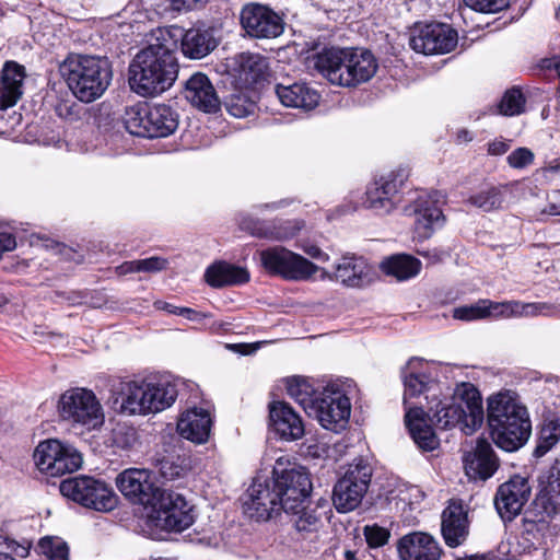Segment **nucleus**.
<instances>
[{
    "instance_id": "a878e982",
    "label": "nucleus",
    "mask_w": 560,
    "mask_h": 560,
    "mask_svg": "<svg viewBox=\"0 0 560 560\" xmlns=\"http://www.w3.org/2000/svg\"><path fill=\"white\" fill-rule=\"evenodd\" d=\"M269 422L282 440L295 441L304 435L302 419L288 402L272 401L269 405Z\"/></svg>"
},
{
    "instance_id": "aec40b11",
    "label": "nucleus",
    "mask_w": 560,
    "mask_h": 560,
    "mask_svg": "<svg viewBox=\"0 0 560 560\" xmlns=\"http://www.w3.org/2000/svg\"><path fill=\"white\" fill-rule=\"evenodd\" d=\"M119 491L132 503L151 506L163 491L153 471L145 468H128L116 478Z\"/></svg>"
},
{
    "instance_id": "c85d7f7f",
    "label": "nucleus",
    "mask_w": 560,
    "mask_h": 560,
    "mask_svg": "<svg viewBox=\"0 0 560 560\" xmlns=\"http://www.w3.org/2000/svg\"><path fill=\"white\" fill-rule=\"evenodd\" d=\"M441 530L445 544L455 548L462 545L469 533L467 512L462 502L452 500L442 513Z\"/></svg>"
},
{
    "instance_id": "ea45409f",
    "label": "nucleus",
    "mask_w": 560,
    "mask_h": 560,
    "mask_svg": "<svg viewBox=\"0 0 560 560\" xmlns=\"http://www.w3.org/2000/svg\"><path fill=\"white\" fill-rule=\"evenodd\" d=\"M287 392L307 413L311 412L316 402V396L314 387L306 378L300 376L289 378Z\"/></svg>"
},
{
    "instance_id": "cd10ccee",
    "label": "nucleus",
    "mask_w": 560,
    "mask_h": 560,
    "mask_svg": "<svg viewBox=\"0 0 560 560\" xmlns=\"http://www.w3.org/2000/svg\"><path fill=\"white\" fill-rule=\"evenodd\" d=\"M212 417L208 409L192 407L184 411L177 422V431L186 440L206 443L211 433Z\"/></svg>"
},
{
    "instance_id": "bf43d9fd",
    "label": "nucleus",
    "mask_w": 560,
    "mask_h": 560,
    "mask_svg": "<svg viewBox=\"0 0 560 560\" xmlns=\"http://www.w3.org/2000/svg\"><path fill=\"white\" fill-rule=\"evenodd\" d=\"M161 474L167 479H175L180 476V468L178 466H172L168 462H162Z\"/></svg>"
},
{
    "instance_id": "a19ab883",
    "label": "nucleus",
    "mask_w": 560,
    "mask_h": 560,
    "mask_svg": "<svg viewBox=\"0 0 560 560\" xmlns=\"http://www.w3.org/2000/svg\"><path fill=\"white\" fill-rule=\"evenodd\" d=\"M319 270L320 268L311 260L293 252L282 278L290 281H308Z\"/></svg>"
},
{
    "instance_id": "1a4fd4ad",
    "label": "nucleus",
    "mask_w": 560,
    "mask_h": 560,
    "mask_svg": "<svg viewBox=\"0 0 560 560\" xmlns=\"http://www.w3.org/2000/svg\"><path fill=\"white\" fill-rule=\"evenodd\" d=\"M60 416L68 421L94 430L104 423L103 407L96 395L86 388L75 387L66 390L59 399Z\"/></svg>"
},
{
    "instance_id": "c03bdc74",
    "label": "nucleus",
    "mask_w": 560,
    "mask_h": 560,
    "mask_svg": "<svg viewBox=\"0 0 560 560\" xmlns=\"http://www.w3.org/2000/svg\"><path fill=\"white\" fill-rule=\"evenodd\" d=\"M37 552L48 560H69V548L60 537L46 536L37 544Z\"/></svg>"
},
{
    "instance_id": "680f3d73",
    "label": "nucleus",
    "mask_w": 560,
    "mask_h": 560,
    "mask_svg": "<svg viewBox=\"0 0 560 560\" xmlns=\"http://www.w3.org/2000/svg\"><path fill=\"white\" fill-rule=\"evenodd\" d=\"M208 0H171L172 5L176 10L192 9L199 4L206 3Z\"/></svg>"
},
{
    "instance_id": "e433bc0d",
    "label": "nucleus",
    "mask_w": 560,
    "mask_h": 560,
    "mask_svg": "<svg viewBox=\"0 0 560 560\" xmlns=\"http://www.w3.org/2000/svg\"><path fill=\"white\" fill-rule=\"evenodd\" d=\"M382 269L385 273L395 277L399 281L416 277L421 269L419 259L410 255H395L382 262Z\"/></svg>"
},
{
    "instance_id": "f257e3e1",
    "label": "nucleus",
    "mask_w": 560,
    "mask_h": 560,
    "mask_svg": "<svg viewBox=\"0 0 560 560\" xmlns=\"http://www.w3.org/2000/svg\"><path fill=\"white\" fill-rule=\"evenodd\" d=\"M405 422L415 443L423 451H433L439 446L431 425L428 424L421 398L432 404L440 387L430 369L421 359L413 358L402 370Z\"/></svg>"
},
{
    "instance_id": "de8ad7c7",
    "label": "nucleus",
    "mask_w": 560,
    "mask_h": 560,
    "mask_svg": "<svg viewBox=\"0 0 560 560\" xmlns=\"http://www.w3.org/2000/svg\"><path fill=\"white\" fill-rule=\"evenodd\" d=\"M336 51H345V49H340V48H329V49H325L323 50L322 52H318L315 57H314V67L328 80V74L332 71L337 72V73H343L345 74V70H346V60L341 61L340 65H334L330 62L327 63V62H324V58L328 57L330 55V52H336Z\"/></svg>"
},
{
    "instance_id": "0eeeda50",
    "label": "nucleus",
    "mask_w": 560,
    "mask_h": 560,
    "mask_svg": "<svg viewBox=\"0 0 560 560\" xmlns=\"http://www.w3.org/2000/svg\"><path fill=\"white\" fill-rule=\"evenodd\" d=\"M122 119L130 135L143 138L168 137L178 127L177 114L165 104H135L126 108Z\"/></svg>"
},
{
    "instance_id": "6ab92c4d",
    "label": "nucleus",
    "mask_w": 560,
    "mask_h": 560,
    "mask_svg": "<svg viewBox=\"0 0 560 560\" xmlns=\"http://www.w3.org/2000/svg\"><path fill=\"white\" fill-rule=\"evenodd\" d=\"M244 513L256 521H268L284 511L273 482L256 477L243 498Z\"/></svg>"
},
{
    "instance_id": "13d9d810",
    "label": "nucleus",
    "mask_w": 560,
    "mask_h": 560,
    "mask_svg": "<svg viewBox=\"0 0 560 560\" xmlns=\"http://www.w3.org/2000/svg\"><path fill=\"white\" fill-rule=\"evenodd\" d=\"M176 315L184 316L187 319L192 320V322H200L203 318L208 317L206 314L200 313V312L195 311L189 307H178Z\"/></svg>"
},
{
    "instance_id": "f3484780",
    "label": "nucleus",
    "mask_w": 560,
    "mask_h": 560,
    "mask_svg": "<svg viewBox=\"0 0 560 560\" xmlns=\"http://www.w3.org/2000/svg\"><path fill=\"white\" fill-rule=\"evenodd\" d=\"M458 42L457 32L444 23L417 24L409 45L419 54L443 55L452 51Z\"/></svg>"
},
{
    "instance_id": "864d4df0",
    "label": "nucleus",
    "mask_w": 560,
    "mask_h": 560,
    "mask_svg": "<svg viewBox=\"0 0 560 560\" xmlns=\"http://www.w3.org/2000/svg\"><path fill=\"white\" fill-rule=\"evenodd\" d=\"M506 161L512 168L522 170L534 162V153L527 148H517L506 158Z\"/></svg>"
},
{
    "instance_id": "393cba45",
    "label": "nucleus",
    "mask_w": 560,
    "mask_h": 560,
    "mask_svg": "<svg viewBox=\"0 0 560 560\" xmlns=\"http://www.w3.org/2000/svg\"><path fill=\"white\" fill-rule=\"evenodd\" d=\"M320 279L336 280L343 285L358 288L369 281L371 268L366 260L355 255H345L335 266L332 273L320 269Z\"/></svg>"
},
{
    "instance_id": "2f4dec72",
    "label": "nucleus",
    "mask_w": 560,
    "mask_h": 560,
    "mask_svg": "<svg viewBox=\"0 0 560 560\" xmlns=\"http://www.w3.org/2000/svg\"><path fill=\"white\" fill-rule=\"evenodd\" d=\"M240 226L256 237L270 241L290 240L302 229V224L299 221L278 220L265 222L252 218H243L240 222Z\"/></svg>"
},
{
    "instance_id": "5701e85b",
    "label": "nucleus",
    "mask_w": 560,
    "mask_h": 560,
    "mask_svg": "<svg viewBox=\"0 0 560 560\" xmlns=\"http://www.w3.org/2000/svg\"><path fill=\"white\" fill-rule=\"evenodd\" d=\"M530 494L528 481L515 476L502 483L497 491L494 505L499 515L505 521H512L517 516Z\"/></svg>"
},
{
    "instance_id": "f704fd0d",
    "label": "nucleus",
    "mask_w": 560,
    "mask_h": 560,
    "mask_svg": "<svg viewBox=\"0 0 560 560\" xmlns=\"http://www.w3.org/2000/svg\"><path fill=\"white\" fill-rule=\"evenodd\" d=\"M205 279L213 288L236 285L246 283L249 280V272L243 267L218 261L207 268Z\"/></svg>"
},
{
    "instance_id": "58836bf2",
    "label": "nucleus",
    "mask_w": 560,
    "mask_h": 560,
    "mask_svg": "<svg viewBox=\"0 0 560 560\" xmlns=\"http://www.w3.org/2000/svg\"><path fill=\"white\" fill-rule=\"evenodd\" d=\"M292 254V250L283 246L269 247L259 252L260 264L270 275L282 278Z\"/></svg>"
},
{
    "instance_id": "dca6fc26",
    "label": "nucleus",
    "mask_w": 560,
    "mask_h": 560,
    "mask_svg": "<svg viewBox=\"0 0 560 560\" xmlns=\"http://www.w3.org/2000/svg\"><path fill=\"white\" fill-rule=\"evenodd\" d=\"M158 38L168 43L173 51L180 43V51L188 59H202L215 49L219 42L212 28L192 27L184 31L179 26L158 30Z\"/></svg>"
},
{
    "instance_id": "bb28decb",
    "label": "nucleus",
    "mask_w": 560,
    "mask_h": 560,
    "mask_svg": "<svg viewBox=\"0 0 560 560\" xmlns=\"http://www.w3.org/2000/svg\"><path fill=\"white\" fill-rule=\"evenodd\" d=\"M398 553L401 560H440L442 550L431 535L415 532L399 539Z\"/></svg>"
},
{
    "instance_id": "a18cd8bd",
    "label": "nucleus",
    "mask_w": 560,
    "mask_h": 560,
    "mask_svg": "<svg viewBox=\"0 0 560 560\" xmlns=\"http://www.w3.org/2000/svg\"><path fill=\"white\" fill-rule=\"evenodd\" d=\"M499 113L504 116H515L524 112L525 97L517 88L508 90L499 103Z\"/></svg>"
},
{
    "instance_id": "6e6552de",
    "label": "nucleus",
    "mask_w": 560,
    "mask_h": 560,
    "mask_svg": "<svg viewBox=\"0 0 560 560\" xmlns=\"http://www.w3.org/2000/svg\"><path fill=\"white\" fill-rule=\"evenodd\" d=\"M273 485L281 497L284 512L300 508L312 491V482L307 470L287 456L277 458L273 466Z\"/></svg>"
},
{
    "instance_id": "423d86ee",
    "label": "nucleus",
    "mask_w": 560,
    "mask_h": 560,
    "mask_svg": "<svg viewBox=\"0 0 560 560\" xmlns=\"http://www.w3.org/2000/svg\"><path fill=\"white\" fill-rule=\"evenodd\" d=\"M59 70L69 90L83 103L100 98L113 77L108 60L95 56L71 55L60 65Z\"/></svg>"
},
{
    "instance_id": "412c9836",
    "label": "nucleus",
    "mask_w": 560,
    "mask_h": 560,
    "mask_svg": "<svg viewBox=\"0 0 560 560\" xmlns=\"http://www.w3.org/2000/svg\"><path fill=\"white\" fill-rule=\"evenodd\" d=\"M241 25L252 37L275 38L283 32L281 16L271 8L259 3H248L241 11Z\"/></svg>"
},
{
    "instance_id": "c9c22d12",
    "label": "nucleus",
    "mask_w": 560,
    "mask_h": 560,
    "mask_svg": "<svg viewBox=\"0 0 560 560\" xmlns=\"http://www.w3.org/2000/svg\"><path fill=\"white\" fill-rule=\"evenodd\" d=\"M415 213V232L421 240L431 237L436 229L443 226L445 221L442 210L430 201L419 200Z\"/></svg>"
},
{
    "instance_id": "20e7f679",
    "label": "nucleus",
    "mask_w": 560,
    "mask_h": 560,
    "mask_svg": "<svg viewBox=\"0 0 560 560\" xmlns=\"http://www.w3.org/2000/svg\"><path fill=\"white\" fill-rule=\"evenodd\" d=\"M178 390L168 380H141L120 382L113 389L114 404L121 413L149 415L170 408Z\"/></svg>"
},
{
    "instance_id": "9d476101",
    "label": "nucleus",
    "mask_w": 560,
    "mask_h": 560,
    "mask_svg": "<svg viewBox=\"0 0 560 560\" xmlns=\"http://www.w3.org/2000/svg\"><path fill=\"white\" fill-rule=\"evenodd\" d=\"M63 497L85 508L109 512L117 505L118 498L104 481L89 476L68 478L60 483Z\"/></svg>"
},
{
    "instance_id": "b1692460",
    "label": "nucleus",
    "mask_w": 560,
    "mask_h": 560,
    "mask_svg": "<svg viewBox=\"0 0 560 560\" xmlns=\"http://www.w3.org/2000/svg\"><path fill=\"white\" fill-rule=\"evenodd\" d=\"M184 96L194 107L203 113H217L221 108V101L212 82L202 72L194 73L186 81Z\"/></svg>"
},
{
    "instance_id": "052dcab7",
    "label": "nucleus",
    "mask_w": 560,
    "mask_h": 560,
    "mask_svg": "<svg viewBox=\"0 0 560 560\" xmlns=\"http://www.w3.org/2000/svg\"><path fill=\"white\" fill-rule=\"evenodd\" d=\"M30 547V544H19L16 541H11L8 545V548L20 558H26L28 556Z\"/></svg>"
},
{
    "instance_id": "ddd939ff",
    "label": "nucleus",
    "mask_w": 560,
    "mask_h": 560,
    "mask_svg": "<svg viewBox=\"0 0 560 560\" xmlns=\"http://www.w3.org/2000/svg\"><path fill=\"white\" fill-rule=\"evenodd\" d=\"M323 60L330 65H340L342 60H346L345 74L335 71L328 74V81L340 86L349 88L366 82L377 70L376 59L365 49L345 48V51L330 52Z\"/></svg>"
},
{
    "instance_id": "f8f14e48",
    "label": "nucleus",
    "mask_w": 560,
    "mask_h": 560,
    "mask_svg": "<svg viewBox=\"0 0 560 560\" xmlns=\"http://www.w3.org/2000/svg\"><path fill=\"white\" fill-rule=\"evenodd\" d=\"M371 477L372 467L366 460L358 458L349 464L334 487L332 502L336 510L347 513L358 508L368 491Z\"/></svg>"
},
{
    "instance_id": "4c0bfd02",
    "label": "nucleus",
    "mask_w": 560,
    "mask_h": 560,
    "mask_svg": "<svg viewBox=\"0 0 560 560\" xmlns=\"http://www.w3.org/2000/svg\"><path fill=\"white\" fill-rule=\"evenodd\" d=\"M292 514L293 526L302 538L313 536L316 538L318 530L324 526L322 516L317 513V510L310 506L296 508L295 511L287 512Z\"/></svg>"
},
{
    "instance_id": "9b49d317",
    "label": "nucleus",
    "mask_w": 560,
    "mask_h": 560,
    "mask_svg": "<svg viewBox=\"0 0 560 560\" xmlns=\"http://www.w3.org/2000/svg\"><path fill=\"white\" fill-rule=\"evenodd\" d=\"M34 463L40 474L60 477L81 468L83 458L72 445L56 439L42 441L35 448Z\"/></svg>"
},
{
    "instance_id": "603ef678",
    "label": "nucleus",
    "mask_w": 560,
    "mask_h": 560,
    "mask_svg": "<svg viewBox=\"0 0 560 560\" xmlns=\"http://www.w3.org/2000/svg\"><path fill=\"white\" fill-rule=\"evenodd\" d=\"M470 9L481 13H495L508 8L510 0H463Z\"/></svg>"
},
{
    "instance_id": "72a5a7b5",
    "label": "nucleus",
    "mask_w": 560,
    "mask_h": 560,
    "mask_svg": "<svg viewBox=\"0 0 560 560\" xmlns=\"http://www.w3.org/2000/svg\"><path fill=\"white\" fill-rule=\"evenodd\" d=\"M24 67L7 61L1 72L0 80V109H5L18 103L23 94Z\"/></svg>"
},
{
    "instance_id": "6e6d98bb",
    "label": "nucleus",
    "mask_w": 560,
    "mask_h": 560,
    "mask_svg": "<svg viewBox=\"0 0 560 560\" xmlns=\"http://www.w3.org/2000/svg\"><path fill=\"white\" fill-rule=\"evenodd\" d=\"M510 149V141L495 139L488 144V152L491 155H502Z\"/></svg>"
},
{
    "instance_id": "a211bd4d",
    "label": "nucleus",
    "mask_w": 560,
    "mask_h": 560,
    "mask_svg": "<svg viewBox=\"0 0 560 560\" xmlns=\"http://www.w3.org/2000/svg\"><path fill=\"white\" fill-rule=\"evenodd\" d=\"M407 174L405 171L390 172L371 183L365 191L364 207L377 214H388L401 201L399 196Z\"/></svg>"
},
{
    "instance_id": "2eb2a0df",
    "label": "nucleus",
    "mask_w": 560,
    "mask_h": 560,
    "mask_svg": "<svg viewBox=\"0 0 560 560\" xmlns=\"http://www.w3.org/2000/svg\"><path fill=\"white\" fill-rule=\"evenodd\" d=\"M150 508L153 526L162 530L179 533L194 523L192 508L179 493L163 490Z\"/></svg>"
},
{
    "instance_id": "4be33fe9",
    "label": "nucleus",
    "mask_w": 560,
    "mask_h": 560,
    "mask_svg": "<svg viewBox=\"0 0 560 560\" xmlns=\"http://www.w3.org/2000/svg\"><path fill=\"white\" fill-rule=\"evenodd\" d=\"M560 308L542 302L524 303L521 301L494 302L486 299V317L509 319L521 317L556 316Z\"/></svg>"
},
{
    "instance_id": "49530a36",
    "label": "nucleus",
    "mask_w": 560,
    "mask_h": 560,
    "mask_svg": "<svg viewBox=\"0 0 560 560\" xmlns=\"http://www.w3.org/2000/svg\"><path fill=\"white\" fill-rule=\"evenodd\" d=\"M453 317L458 320L472 322L486 319V299L453 310Z\"/></svg>"
},
{
    "instance_id": "f03ea898",
    "label": "nucleus",
    "mask_w": 560,
    "mask_h": 560,
    "mask_svg": "<svg viewBox=\"0 0 560 560\" xmlns=\"http://www.w3.org/2000/svg\"><path fill=\"white\" fill-rule=\"evenodd\" d=\"M139 50L129 65L130 89L141 96H154L173 86L179 66L168 43L158 38Z\"/></svg>"
},
{
    "instance_id": "37998d69",
    "label": "nucleus",
    "mask_w": 560,
    "mask_h": 560,
    "mask_svg": "<svg viewBox=\"0 0 560 560\" xmlns=\"http://www.w3.org/2000/svg\"><path fill=\"white\" fill-rule=\"evenodd\" d=\"M468 202L485 212L497 210L504 202V191L499 187H488L471 195Z\"/></svg>"
},
{
    "instance_id": "5fc2aeb1",
    "label": "nucleus",
    "mask_w": 560,
    "mask_h": 560,
    "mask_svg": "<svg viewBox=\"0 0 560 560\" xmlns=\"http://www.w3.org/2000/svg\"><path fill=\"white\" fill-rule=\"evenodd\" d=\"M138 271L139 272H159L167 267V260L162 257L153 256L145 259H139Z\"/></svg>"
},
{
    "instance_id": "e2e57ef3",
    "label": "nucleus",
    "mask_w": 560,
    "mask_h": 560,
    "mask_svg": "<svg viewBox=\"0 0 560 560\" xmlns=\"http://www.w3.org/2000/svg\"><path fill=\"white\" fill-rule=\"evenodd\" d=\"M133 272H139L137 260L125 261L124 264L116 267V273L119 276H125Z\"/></svg>"
},
{
    "instance_id": "39448f33",
    "label": "nucleus",
    "mask_w": 560,
    "mask_h": 560,
    "mask_svg": "<svg viewBox=\"0 0 560 560\" xmlns=\"http://www.w3.org/2000/svg\"><path fill=\"white\" fill-rule=\"evenodd\" d=\"M427 416L441 429L458 425L466 435H470L483 422L481 396L472 384L462 383L450 398L439 400L435 409L430 407Z\"/></svg>"
},
{
    "instance_id": "4468645a",
    "label": "nucleus",
    "mask_w": 560,
    "mask_h": 560,
    "mask_svg": "<svg viewBox=\"0 0 560 560\" xmlns=\"http://www.w3.org/2000/svg\"><path fill=\"white\" fill-rule=\"evenodd\" d=\"M308 415L315 417L324 429L338 433L348 427L351 402L340 386L329 384L316 396Z\"/></svg>"
},
{
    "instance_id": "338daca9",
    "label": "nucleus",
    "mask_w": 560,
    "mask_h": 560,
    "mask_svg": "<svg viewBox=\"0 0 560 560\" xmlns=\"http://www.w3.org/2000/svg\"><path fill=\"white\" fill-rule=\"evenodd\" d=\"M338 560H358V558L354 551L347 548H342L339 551Z\"/></svg>"
},
{
    "instance_id": "7c9ffc66",
    "label": "nucleus",
    "mask_w": 560,
    "mask_h": 560,
    "mask_svg": "<svg viewBox=\"0 0 560 560\" xmlns=\"http://www.w3.org/2000/svg\"><path fill=\"white\" fill-rule=\"evenodd\" d=\"M268 68L267 58L254 52L236 55L231 65L233 77L243 88H248L265 79Z\"/></svg>"
},
{
    "instance_id": "4d7b16f0",
    "label": "nucleus",
    "mask_w": 560,
    "mask_h": 560,
    "mask_svg": "<svg viewBox=\"0 0 560 560\" xmlns=\"http://www.w3.org/2000/svg\"><path fill=\"white\" fill-rule=\"evenodd\" d=\"M301 248L311 258H315L322 261H328L329 259V256L316 245H304Z\"/></svg>"
},
{
    "instance_id": "c756f323",
    "label": "nucleus",
    "mask_w": 560,
    "mask_h": 560,
    "mask_svg": "<svg viewBox=\"0 0 560 560\" xmlns=\"http://www.w3.org/2000/svg\"><path fill=\"white\" fill-rule=\"evenodd\" d=\"M466 475L474 480L490 478L498 468V459L486 440L479 439L474 451L464 455Z\"/></svg>"
},
{
    "instance_id": "8fccbe9b",
    "label": "nucleus",
    "mask_w": 560,
    "mask_h": 560,
    "mask_svg": "<svg viewBox=\"0 0 560 560\" xmlns=\"http://www.w3.org/2000/svg\"><path fill=\"white\" fill-rule=\"evenodd\" d=\"M541 483L544 485L542 491L548 500L556 503L560 499V469L552 466L546 476V480H542Z\"/></svg>"
},
{
    "instance_id": "774afa93",
    "label": "nucleus",
    "mask_w": 560,
    "mask_h": 560,
    "mask_svg": "<svg viewBox=\"0 0 560 560\" xmlns=\"http://www.w3.org/2000/svg\"><path fill=\"white\" fill-rule=\"evenodd\" d=\"M545 212L550 215H560V200L558 202H549Z\"/></svg>"
},
{
    "instance_id": "69168bd1",
    "label": "nucleus",
    "mask_w": 560,
    "mask_h": 560,
    "mask_svg": "<svg viewBox=\"0 0 560 560\" xmlns=\"http://www.w3.org/2000/svg\"><path fill=\"white\" fill-rule=\"evenodd\" d=\"M154 306L158 310H162V311H165V312H167L170 314H175V315H176V313L178 311V306L172 305V304H170L167 302H164V301H156L154 303Z\"/></svg>"
},
{
    "instance_id": "79ce46f5",
    "label": "nucleus",
    "mask_w": 560,
    "mask_h": 560,
    "mask_svg": "<svg viewBox=\"0 0 560 560\" xmlns=\"http://www.w3.org/2000/svg\"><path fill=\"white\" fill-rule=\"evenodd\" d=\"M560 441V417L546 418L539 431L535 450L537 456H544Z\"/></svg>"
},
{
    "instance_id": "3c124183",
    "label": "nucleus",
    "mask_w": 560,
    "mask_h": 560,
    "mask_svg": "<svg viewBox=\"0 0 560 560\" xmlns=\"http://www.w3.org/2000/svg\"><path fill=\"white\" fill-rule=\"evenodd\" d=\"M363 533L366 542L371 548H378L384 546L387 544L389 538V532L376 524L364 526Z\"/></svg>"
},
{
    "instance_id": "7ed1b4c3",
    "label": "nucleus",
    "mask_w": 560,
    "mask_h": 560,
    "mask_svg": "<svg viewBox=\"0 0 560 560\" xmlns=\"http://www.w3.org/2000/svg\"><path fill=\"white\" fill-rule=\"evenodd\" d=\"M487 402L492 440L506 452L516 451L528 440L532 432L527 408L512 390L493 394Z\"/></svg>"
},
{
    "instance_id": "09e8293b",
    "label": "nucleus",
    "mask_w": 560,
    "mask_h": 560,
    "mask_svg": "<svg viewBox=\"0 0 560 560\" xmlns=\"http://www.w3.org/2000/svg\"><path fill=\"white\" fill-rule=\"evenodd\" d=\"M226 109L232 116L243 118L254 112L255 104L241 94H234L226 101Z\"/></svg>"
},
{
    "instance_id": "0e129e2a",
    "label": "nucleus",
    "mask_w": 560,
    "mask_h": 560,
    "mask_svg": "<svg viewBox=\"0 0 560 560\" xmlns=\"http://www.w3.org/2000/svg\"><path fill=\"white\" fill-rule=\"evenodd\" d=\"M474 135L467 129H460L456 132V142L462 143H468L472 141Z\"/></svg>"
},
{
    "instance_id": "473e14b6",
    "label": "nucleus",
    "mask_w": 560,
    "mask_h": 560,
    "mask_svg": "<svg viewBox=\"0 0 560 560\" xmlns=\"http://www.w3.org/2000/svg\"><path fill=\"white\" fill-rule=\"evenodd\" d=\"M275 92L282 105L303 110H312L319 103L318 92L305 82L277 84Z\"/></svg>"
}]
</instances>
